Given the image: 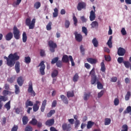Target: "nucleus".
<instances>
[{
  "mask_svg": "<svg viewBox=\"0 0 131 131\" xmlns=\"http://www.w3.org/2000/svg\"><path fill=\"white\" fill-rule=\"evenodd\" d=\"M4 59L7 60V66L13 67L14 65H15L14 68L16 73H20V62L18 61V60L20 59V56H18L17 52L14 54L11 53L8 56V57L4 56ZM16 61H17L16 62Z\"/></svg>",
  "mask_w": 131,
  "mask_h": 131,
  "instance_id": "f257e3e1",
  "label": "nucleus"
},
{
  "mask_svg": "<svg viewBox=\"0 0 131 131\" xmlns=\"http://www.w3.org/2000/svg\"><path fill=\"white\" fill-rule=\"evenodd\" d=\"M13 36H14L15 39H20V36H21L20 30L18 29L16 26L13 27V33L10 32L5 35V39L7 41H10L13 38Z\"/></svg>",
  "mask_w": 131,
  "mask_h": 131,
  "instance_id": "f03ea898",
  "label": "nucleus"
},
{
  "mask_svg": "<svg viewBox=\"0 0 131 131\" xmlns=\"http://www.w3.org/2000/svg\"><path fill=\"white\" fill-rule=\"evenodd\" d=\"M26 25L28 26L29 29H33L35 26V19L33 18L31 21L30 18H27L26 19Z\"/></svg>",
  "mask_w": 131,
  "mask_h": 131,
  "instance_id": "7ed1b4c3",
  "label": "nucleus"
},
{
  "mask_svg": "<svg viewBox=\"0 0 131 131\" xmlns=\"http://www.w3.org/2000/svg\"><path fill=\"white\" fill-rule=\"evenodd\" d=\"M48 47L51 53H55L56 49L58 48L57 43H55L53 40H49L48 41Z\"/></svg>",
  "mask_w": 131,
  "mask_h": 131,
  "instance_id": "20e7f679",
  "label": "nucleus"
},
{
  "mask_svg": "<svg viewBox=\"0 0 131 131\" xmlns=\"http://www.w3.org/2000/svg\"><path fill=\"white\" fill-rule=\"evenodd\" d=\"M28 92L29 94H31V96H32V97H35V95H36V93H35V92L33 90L32 81H31L29 82Z\"/></svg>",
  "mask_w": 131,
  "mask_h": 131,
  "instance_id": "39448f33",
  "label": "nucleus"
},
{
  "mask_svg": "<svg viewBox=\"0 0 131 131\" xmlns=\"http://www.w3.org/2000/svg\"><path fill=\"white\" fill-rule=\"evenodd\" d=\"M38 67H40L39 71L42 75H45L46 73L45 72V69H46V65H45V61H41L39 64L38 66Z\"/></svg>",
  "mask_w": 131,
  "mask_h": 131,
  "instance_id": "423d86ee",
  "label": "nucleus"
},
{
  "mask_svg": "<svg viewBox=\"0 0 131 131\" xmlns=\"http://www.w3.org/2000/svg\"><path fill=\"white\" fill-rule=\"evenodd\" d=\"M62 129L63 131H71L72 129L71 127V124L64 123L62 125Z\"/></svg>",
  "mask_w": 131,
  "mask_h": 131,
  "instance_id": "0eeeda50",
  "label": "nucleus"
},
{
  "mask_svg": "<svg viewBox=\"0 0 131 131\" xmlns=\"http://www.w3.org/2000/svg\"><path fill=\"white\" fill-rule=\"evenodd\" d=\"M85 8H86V4L84 2L79 3L77 6V9L78 11H81L82 9H84V10H85Z\"/></svg>",
  "mask_w": 131,
  "mask_h": 131,
  "instance_id": "6e6552de",
  "label": "nucleus"
},
{
  "mask_svg": "<svg viewBox=\"0 0 131 131\" xmlns=\"http://www.w3.org/2000/svg\"><path fill=\"white\" fill-rule=\"evenodd\" d=\"M40 105V102L39 101H36V103L34 104L33 106V110L34 112H36L38 111V109H39V105Z\"/></svg>",
  "mask_w": 131,
  "mask_h": 131,
  "instance_id": "1a4fd4ad",
  "label": "nucleus"
},
{
  "mask_svg": "<svg viewBox=\"0 0 131 131\" xmlns=\"http://www.w3.org/2000/svg\"><path fill=\"white\" fill-rule=\"evenodd\" d=\"M74 34L75 36V39L77 40V41L80 42V41H82V35H81V34L77 33V32H75Z\"/></svg>",
  "mask_w": 131,
  "mask_h": 131,
  "instance_id": "9d476101",
  "label": "nucleus"
},
{
  "mask_svg": "<svg viewBox=\"0 0 131 131\" xmlns=\"http://www.w3.org/2000/svg\"><path fill=\"white\" fill-rule=\"evenodd\" d=\"M125 52H126L125 49L121 47H120L118 50L117 54L118 56H123L125 54Z\"/></svg>",
  "mask_w": 131,
  "mask_h": 131,
  "instance_id": "9b49d317",
  "label": "nucleus"
},
{
  "mask_svg": "<svg viewBox=\"0 0 131 131\" xmlns=\"http://www.w3.org/2000/svg\"><path fill=\"white\" fill-rule=\"evenodd\" d=\"M54 123H55V120L54 119H50L49 120H48L46 122L45 124L47 126H52V125H54Z\"/></svg>",
  "mask_w": 131,
  "mask_h": 131,
  "instance_id": "f8f14e48",
  "label": "nucleus"
},
{
  "mask_svg": "<svg viewBox=\"0 0 131 131\" xmlns=\"http://www.w3.org/2000/svg\"><path fill=\"white\" fill-rule=\"evenodd\" d=\"M17 82L19 86H22L24 83V79L22 76L19 77L17 79Z\"/></svg>",
  "mask_w": 131,
  "mask_h": 131,
  "instance_id": "ddd939ff",
  "label": "nucleus"
},
{
  "mask_svg": "<svg viewBox=\"0 0 131 131\" xmlns=\"http://www.w3.org/2000/svg\"><path fill=\"white\" fill-rule=\"evenodd\" d=\"M96 19V13L94 10H91L90 12V21H94Z\"/></svg>",
  "mask_w": 131,
  "mask_h": 131,
  "instance_id": "4468645a",
  "label": "nucleus"
},
{
  "mask_svg": "<svg viewBox=\"0 0 131 131\" xmlns=\"http://www.w3.org/2000/svg\"><path fill=\"white\" fill-rule=\"evenodd\" d=\"M46 106H47V100L45 99L43 101L42 105L40 107V110L41 112H45V110L46 109Z\"/></svg>",
  "mask_w": 131,
  "mask_h": 131,
  "instance_id": "2eb2a0df",
  "label": "nucleus"
},
{
  "mask_svg": "<svg viewBox=\"0 0 131 131\" xmlns=\"http://www.w3.org/2000/svg\"><path fill=\"white\" fill-rule=\"evenodd\" d=\"M60 98H61L62 102L64 104H66V105L68 104L69 102L68 101V99H67V97H66V96H65V95H60Z\"/></svg>",
  "mask_w": 131,
  "mask_h": 131,
  "instance_id": "dca6fc26",
  "label": "nucleus"
},
{
  "mask_svg": "<svg viewBox=\"0 0 131 131\" xmlns=\"http://www.w3.org/2000/svg\"><path fill=\"white\" fill-rule=\"evenodd\" d=\"M61 60L63 63H69V57L67 55H63Z\"/></svg>",
  "mask_w": 131,
  "mask_h": 131,
  "instance_id": "f3484780",
  "label": "nucleus"
},
{
  "mask_svg": "<svg viewBox=\"0 0 131 131\" xmlns=\"http://www.w3.org/2000/svg\"><path fill=\"white\" fill-rule=\"evenodd\" d=\"M87 61L90 64H97L98 61L95 58H89L87 59Z\"/></svg>",
  "mask_w": 131,
  "mask_h": 131,
  "instance_id": "a211bd4d",
  "label": "nucleus"
},
{
  "mask_svg": "<svg viewBox=\"0 0 131 131\" xmlns=\"http://www.w3.org/2000/svg\"><path fill=\"white\" fill-rule=\"evenodd\" d=\"M112 38H113V37L112 36H111L106 43V45L108 46V47L110 48V49H111L112 48Z\"/></svg>",
  "mask_w": 131,
  "mask_h": 131,
  "instance_id": "6ab92c4d",
  "label": "nucleus"
},
{
  "mask_svg": "<svg viewBox=\"0 0 131 131\" xmlns=\"http://www.w3.org/2000/svg\"><path fill=\"white\" fill-rule=\"evenodd\" d=\"M92 43L95 48H98L99 46V42L97 40V38H94L92 40Z\"/></svg>",
  "mask_w": 131,
  "mask_h": 131,
  "instance_id": "aec40b11",
  "label": "nucleus"
},
{
  "mask_svg": "<svg viewBox=\"0 0 131 131\" xmlns=\"http://www.w3.org/2000/svg\"><path fill=\"white\" fill-rule=\"evenodd\" d=\"M29 120L28 119V117H27V116H24L23 117V124H24V125H26V124L28 123Z\"/></svg>",
  "mask_w": 131,
  "mask_h": 131,
  "instance_id": "412c9836",
  "label": "nucleus"
},
{
  "mask_svg": "<svg viewBox=\"0 0 131 131\" xmlns=\"http://www.w3.org/2000/svg\"><path fill=\"white\" fill-rule=\"evenodd\" d=\"M5 108L7 109V111H9L10 109H11V101L10 100L8 102H7L5 105H4Z\"/></svg>",
  "mask_w": 131,
  "mask_h": 131,
  "instance_id": "4be33fe9",
  "label": "nucleus"
},
{
  "mask_svg": "<svg viewBox=\"0 0 131 131\" xmlns=\"http://www.w3.org/2000/svg\"><path fill=\"white\" fill-rule=\"evenodd\" d=\"M92 28H96L99 26V23L97 21H93L91 24Z\"/></svg>",
  "mask_w": 131,
  "mask_h": 131,
  "instance_id": "5701e85b",
  "label": "nucleus"
},
{
  "mask_svg": "<svg viewBox=\"0 0 131 131\" xmlns=\"http://www.w3.org/2000/svg\"><path fill=\"white\" fill-rule=\"evenodd\" d=\"M15 87V94L16 95H18V94H20V87L18 86V85L16 84L14 85Z\"/></svg>",
  "mask_w": 131,
  "mask_h": 131,
  "instance_id": "b1692460",
  "label": "nucleus"
},
{
  "mask_svg": "<svg viewBox=\"0 0 131 131\" xmlns=\"http://www.w3.org/2000/svg\"><path fill=\"white\" fill-rule=\"evenodd\" d=\"M25 105L26 108H27L29 107V106H33V102L31 101H29V100H28L26 102Z\"/></svg>",
  "mask_w": 131,
  "mask_h": 131,
  "instance_id": "393cba45",
  "label": "nucleus"
},
{
  "mask_svg": "<svg viewBox=\"0 0 131 131\" xmlns=\"http://www.w3.org/2000/svg\"><path fill=\"white\" fill-rule=\"evenodd\" d=\"M59 72H58V70H54L53 72L52 73L51 76L53 78H55L56 76H58Z\"/></svg>",
  "mask_w": 131,
  "mask_h": 131,
  "instance_id": "a878e982",
  "label": "nucleus"
},
{
  "mask_svg": "<svg viewBox=\"0 0 131 131\" xmlns=\"http://www.w3.org/2000/svg\"><path fill=\"white\" fill-rule=\"evenodd\" d=\"M79 78V76H78V73H76L73 78V80L74 82H76L78 81V79Z\"/></svg>",
  "mask_w": 131,
  "mask_h": 131,
  "instance_id": "bb28decb",
  "label": "nucleus"
},
{
  "mask_svg": "<svg viewBox=\"0 0 131 131\" xmlns=\"http://www.w3.org/2000/svg\"><path fill=\"white\" fill-rule=\"evenodd\" d=\"M21 2H22V0H16V2H13L12 4L13 7H16L17 6H19L20 4H21Z\"/></svg>",
  "mask_w": 131,
  "mask_h": 131,
  "instance_id": "cd10ccee",
  "label": "nucleus"
},
{
  "mask_svg": "<svg viewBox=\"0 0 131 131\" xmlns=\"http://www.w3.org/2000/svg\"><path fill=\"white\" fill-rule=\"evenodd\" d=\"M100 70L102 71V72H105V71H106V68L105 67V63H104V61H102L101 63Z\"/></svg>",
  "mask_w": 131,
  "mask_h": 131,
  "instance_id": "c85d7f7f",
  "label": "nucleus"
},
{
  "mask_svg": "<svg viewBox=\"0 0 131 131\" xmlns=\"http://www.w3.org/2000/svg\"><path fill=\"white\" fill-rule=\"evenodd\" d=\"M91 96V92H89L88 93H84V96H83V99L84 101H88V99L90 98V96Z\"/></svg>",
  "mask_w": 131,
  "mask_h": 131,
  "instance_id": "c756f323",
  "label": "nucleus"
},
{
  "mask_svg": "<svg viewBox=\"0 0 131 131\" xmlns=\"http://www.w3.org/2000/svg\"><path fill=\"white\" fill-rule=\"evenodd\" d=\"M67 96L68 98L74 97V92L73 91H69L67 92Z\"/></svg>",
  "mask_w": 131,
  "mask_h": 131,
  "instance_id": "7c9ffc66",
  "label": "nucleus"
},
{
  "mask_svg": "<svg viewBox=\"0 0 131 131\" xmlns=\"http://www.w3.org/2000/svg\"><path fill=\"white\" fill-rule=\"evenodd\" d=\"M41 6V4H40V2H37L34 4V8H35V9H36L37 10L38 9H39V8H40Z\"/></svg>",
  "mask_w": 131,
  "mask_h": 131,
  "instance_id": "2f4dec72",
  "label": "nucleus"
},
{
  "mask_svg": "<svg viewBox=\"0 0 131 131\" xmlns=\"http://www.w3.org/2000/svg\"><path fill=\"white\" fill-rule=\"evenodd\" d=\"M23 42H26L27 41V35L25 32H24L23 33Z\"/></svg>",
  "mask_w": 131,
  "mask_h": 131,
  "instance_id": "473e14b6",
  "label": "nucleus"
},
{
  "mask_svg": "<svg viewBox=\"0 0 131 131\" xmlns=\"http://www.w3.org/2000/svg\"><path fill=\"white\" fill-rule=\"evenodd\" d=\"M55 113L56 111L55 110H52L48 114H47V117H52V116Z\"/></svg>",
  "mask_w": 131,
  "mask_h": 131,
  "instance_id": "72a5a7b5",
  "label": "nucleus"
},
{
  "mask_svg": "<svg viewBox=\"0 0 131 131\" xmlns=\"http://www.w3.org/2000/svg\"><path fill=\"white\" fill-rule=\"evenodd\" d=\"M54 12L53 13V18H57V17H58V8H55L54 9Z\"/></svg>",
  "mask_w": 131,
  "mask_h": 131,
  "instance_id": "f704fd0d",
  "label": "nucleus"
},
{
  "mask_svg": "<svg viewBox=\"0 0 131 131\" xmlns=\"http://www.w3.org/2000/svg\"><path fill=\"white\" fill-rule=\"evenodd\" d=\"M111 123V119L110 118H106L104 120L105 125H109Z\"/></svg>",
  "mask_w": 131,
  "mask_h": 131,
  "instance_id": "c9c22d12",
  "label": "nucleus"
},
{
  "mask_svg": "<svg viewBox=\"0 0 131 131\" xmlns=\"http://www.w3.org/2000/svg\"><path fill=\"white\" fill-rule=\"evenodd\" d=\"M123 64H124L125 68H127V69H128V68H129V67L131 65V63H130V62H129V61H125V60H124Z\"/></svg>",
  "mask_w": 131,
  "mask_h": 131,
  "instance_id": "e433bc0d",
  "label": "nucleus"
},
{
  "mask_svg": "<svg viewBox=\"0 0 131 131\" xmlns=\"http://www.w3.org/2000/svg\"><path fill=\"white\" fill-rule=\"evenodd\" d=\"M15 111L16 114H19L20 112H22V111H23V108L21 107H17L15 109Z\"/></svg>",
  "mask_w": 131,
  "mask_h": 131,
  "instance_id": "4c0bfd02",
  "label": "nucleus"
},
{
  "mask_svg": "<svg viewBox=\"0 0 131 131\" xmlns=\"http://www.w3.org/2000/svg\"><path fill=\"white\" fill-rule=\"evenodd\" d=\"M97 81H99L97 79V76L92 77L91 84H95Z\"/></svg>",
  "mask_w": 131,
  "mask_h": 131,
  "instance_id": "58836bf2",
  "label": "nucleus"
},
{
  "mask_svg": "<svg viewBox=\"0 0 131 131\" xmlns=\"http://www.w3.org/2000/svg\"><path fill=\"white\" fill-rule=\"evenodd\" d=\"M30 123L32 124V125H36V124H37V120L35 118H33L30 122Z\"/></svg>",
  "mask_w": 131,
  "mask_h": 131,
  "instance_id": "ea45409f",
  "label": "nucleus"
},
{
  "mask_svg": "<svg viewBox=\"0 0 131 131\" xmlns=\"http://www.w3.org/2000/svg\"><path fill=\"white\" fill-rule=\"evenodd\" d=\"M73 20L74 21V25L75 26H77V22L78 21L77 20V18H76V16H75V14H73Z\"/></svg>",
  "mask_w": 131,
  "mask_h": 131,
  "instance_id": "a19ab883",
  "label": "nucleus"
},
{
  "mask_svg": "<svg viewBox=\"0 0 131 131\" xmlns=\"http://www.w3.org/2000/svg\"><path fill=\"white\" fill-rule=\"evenodd\" d=\"M59 61V57H56L54 58L53 59H52L51 61V64H56V63Z\"/></svg>",
  "mask_w": 131,
  "mask_h": 131,
  "instance_id": "79ce46f5",
  "label": "nucleus"
},
{
  "mask_svg": "<svg viewBox=\"0 0 131 131\" xmlns=\"http://www.w3.org/2000/svg\"><path fill=\"white\" fill-rule=\"evenodd\" d=\"M94 122H92L91 121H88L87 124V128H88V129L92 128V127L94 125Z\"/></svg>",
  "mask_w": 131,
  "mask_h": 131,
  "instance_id": "37998d69",
  "label": "nucleus"
},
{
  "mask_svg": "<svg viewBox=\"0 0 131 131\" xmlns=\"http://www.w3.org/2000/svg\"><path fill=\"white\" fill-rule=\"evenodd\" d=\"M130 96H131L130 92L128 91L127 92V94L125 96V101H128V100H129V98L130 97Z\"/></svg>",
  "mask_w": 131,
  "mask_h": 131,
  "instance_id": "c03bdc74",
  "label": "nucleus"
},
{
  "mask_svg": "<svg viewBox=\"0 0 131 131\" xmlns=\"http://www.w3.org/2000/svg\"><path fill=\"white\" fill-rule=\"evenodd\" d=\"M25 62L26 63V64H29L30 62H31V58H30V57H25Z\"/></svg>",
  "mask_w": 131,
  "mask_h": 131,
  "instance_id": "a18cd8bd",
  "label": "nucleus"
},
{
  "mask_svg": "<svg viewBox=\"0 0 131 131\" xmlns=\"http://www.w3.org/2000/svg\"><path fill=\"white\" fill-rule=\"evenodd\" d=\"M56 65L57 67H58V68H62V67L63 66V63H62V61L58 60L56 63Z\"/></svg>",
  "mask_w": 131,
  "mask_h": 131,
  "instance_id": "49530a36",
  "label": "nucleus"
},
{
  "mask_svg": "<svg viewBox=\"0 0 131 131\" xmlns=\"http://www.w3.org/2000/svg\"><path fill=\"white\" fill-rule=\"evenodd\" d=\"M90 75H91V77H94L96 76V72H95V68H93L90 72Z\"/></svg>",
  "mask_w": 131,
  "mask_h": 131,
  "instance_id": "de8ad7c7",
  "label": "nucleus"
},
{
  "mask_svg": "<svg viewBox=\"0 0 131 131\" xmlns=\"http://www.w3.org/2000/svg\"><path fill=\"white\" fill-rule=\"evenodd\" d=\"M8 100V97L4 96H0V101L1 102H6V101Z\"/></svg>",
  "mask_w": 131,
  "mask_h": 131,
  "instance_id": "09e8293b",
  "label": "nucleus"
},
{
  "mask_svg": "<svg viewBox=\"0 0 131 131\" xmlns=\"http://www.w3.org/2000/svg\"><path fill=\"white\" fill-rule=\"evenodd\" d=\"M33 128L29 125H27L25 127V131H33Z\"/></svg>",
  "mask_w": 131,
  "mask_h": 131,
  "instance_id": "8fccbe9b",
  "label": "nucleus"
},
{
  "mask_svg": "<svg viewBox=\"0 0 131 131\" xmlns=\"http://www.w3.org/2000/svg\"><path fill=\"white\" fill-rule=\"evenodd\" d=\"M117 61H118V62L119 63V64H121V63H124V59L122 57H120L118 58Z\"/></svg>",
  "mask_w": 131,
  "mask_h": 131,
  "instance_id": "3c124183",
  "label": "nucleus"
},
{
  "mask_svg": "<svg viewBox=\"0 0 131 131\" xmlns=\"http://www.w3.org/2000/svg\"><path fill=\"white\" fill-rule=\"evenodd\" d=\"M128 130V126H127V125L124 124L122 126V129L121 131H127Z\"/></svg>",
  "mask_w": 131,
  "mask_h": 131,
  "instance_id": "603ef678",
  "label": "nucleus"
},
{
  "mask_svg": "<svg viewBox=\"0 0 131 131\" xmlns=\"http://www.w3.org/2000/svg\"><path fill=\"white\" fill-rule=\"evenodd\" d=\"M97 88L98 89V90H102L103 88V84H102V83H101L99 81H97Z\"/></svg>",
  "mask_w": 131,
  "mask_h": 131,
  "instance_id": "864d4df0",
  "label": "nucleus"
},
{
  "mask_svg": "<svg viewBox=\"0 0 131 131\" xmlns=\"http://www.w3.org/2000/svg\"><path fill=\"white\" fill-rule=\"evenodd\" d=\"M82 31L83 33H84L86 36L88 35V29H86L85 27H82Z\"/></svg>",
  "mask_w": 131,
  "mask_h": 131,
  "instance_id": "5fc2aeb1",
  "label": "nucleus"
},
{
  "mask_svg": "<svg viewBox=\"0 0 131 131\" xmlns=\"http://www.w3.org/2000/svg\"><path fill=\"white\" fill-rule=\"evenodd\" d=\"M3 95L6 97V96H8V95H11V92L8 90H4L3 92Z\"/></svg>",
  "mask_w": 131,
  "mask_h": 131,
  "instance_id": "6e6d98bb",
  "label": "nucleus"
},
{
  "mask_svg": "<svg viewBox=\"0 0 131 131\" xmlns=\"http://www.w3.org/2000/svg\"><path fill=\"white\" fill-rule=\"evenodd\" d=\"M69 58L70 59V61L71 62L72 66H75V63H74V61H73V57H72V56L69 55Z\"/></svg>",
  "mask_w": 131,
  "mask_h": 131,
  "instance_id": "4d7b16f0",
  "label": "nucleus"
},
{
  "mask_svg": "<svg viewBox=\"0 0 131 131\" xmlns=\"http://www.w3.org/2000/svg\"><path fill=\"white\" fill-rule=\"evenodd\" d=\"M15 81V77H11V78H8L7 79V81L8 82H10V83H13L14 81Z\"/></svg>",
  "mask_w": 131,
  "mask_h": 131,
  "instance_id": "13d9d810",
  "label": "nucleus"
},
{
  "mask_svg": "<svg viewBox=\"0 0 131 131\" xmlns=\"http://www.w3.org/2000/svg\"><path fill=\"white\" fill-rule=\"evenodd\" d=\"M47 30H51L52 29V22L50 21L46 27Z\"/></svg>",
  "mask_w": 131,
  "mask_h": 131,
  "instance_id": "bf43d9fd",
  "label": "nucleus"
},
{
  "mask_svg": "<svg viewBox=\"0 0 131 131\" xmlns=\"http://www.w3.org/2000/svg\"><path fill=\"white\" fill-rule=\"evenodd\" d=\"M80 124L79 120H76L75 122V127H78Z\"/></svg>",
  "mask_w": 131,
  "mask_h": 131,
  "instance_id": "052dcab7",
  "label": "nucleus"
},
{
  "mask_svg": "<svg viewBox=\"0 0 131 131\" xmlns=\"http://www.w3.org/2000/svg\"><path fill=\"white\" fill-rule=\"evenodd\" d=\"M40 56L41 57H45L46 56V52L45 50L41 49L40 51Z\"/></svg>",
  "mask_w": 131,
  "mask_h": 131,
  "instance_id": "680f3d73",
  "label": "nucleus"
},
{
  "mask_svg": "<svg viewBox=\"0 0 131 131\" xmlns=\"http://www.w3.org/2000/svg\"><path fill=\"white\" fill-rule=\"evenodd\" d=\"M80 50L82 55H84V51H85V50L84 49V48H83V46L82 45L80 46Z\"/></svg>",
  "mask_w": 131,
  "mask_h": 131,
  "instance_id": "e2e57ef3",
  "label": "nucleus"
},
{
  "mask_svg": "<svg viewBox=\"0 0 131 131\" xmlns=\"http://www.w3.org/2000/svg\"><path fill=\"white\" fill-rule=\"evenodd\" d=\"M69 26H70V21L69 20H66L65 21V27L66 28H69Z\"/></svg>",
  "mask_w": 131,
  "mask_h": 131,
  "instance_id": "0e129e2a",
  "label": "nucleus"
},
{
  "mask_svg": "<svg viewBox=\"0 0 131 131\" xmlns=\"http://www.w3.org/2000/svg\"><path fill=\"white\" fill-rule=\"evenodd\" d=\"M18 125H14L13 127L12 128L11 131H18Z\"/></svg>",
  "mask_w": 131,
  "mask_h": 131,
  "instance_id": "69168bd1",
  "label": "nucleus"
},
{
  "mask_svg": "<svg viewBox=\"0 0 131 131\" xmlns=\"http://www.w3.org/2000/svg\"><path fill=\"white\" fill-rule=\"evenodd\" d=\"M103 95H104V91L101 90L99 93H98V98H101Z\"/></svg>",
  "mask_w": 131,
  "mask_h": 131,
  "instance_id": "338daca9",
  "label": "nucleus"
},
{
  "mask_svg": "<svg viewBox=\"0 0 131 131\" xmlns=\"http://www.w3.org/2000/svg\"><path fill=\"white\" fill-rule=\"evenodd\" d=\"M121 32L122 35H126V31L125 30V29L124 28H122Z\"/></svg>",
  "mask_w": 131,
  "mask_h": 131,
  "instance_id": "774afa93",
  "label": "nucleus"
}]
</instances>
